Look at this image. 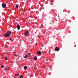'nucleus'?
<instances>
[{
  "label": "nucleus",
  "instance_id": "obj_16",
  "mask_svg": "<svg viewBox=\"0 0 78 78\" xmlns=\"http://www.w3.org/2000/svg\"><path fill=\"white\" fill-rule=\"evenodd\" d=\"M8 69H7V68H5V70H7Z\"/></svg>",
  "mask_w": 78,
  "mask_h": 78
},
{
  "label": "nucleus",
  "instance_id": "obj_23",
  "mask_svg": "<svg viewBox=\"0 0 78 78\" xmlns=\"http://www.w3.org/2000/svg\"><path fill=\"white\" fill-rule=\"evenodd\" d=\"M16 78V77H14V78Z\"/></svg>",
  "mask_w": 78,
  "mask_h": 78
},
{
  "label": "nucleus",
  "instance_id": "obj_20",
  "mask_svg": "<svg viewBox=\"0 0 78 78\" xmlns=\"http://www.w3.org/2000/svg\"><path fill=\"white\" fill-rule=\"evenodd\" d=\"M10 40H12V39L11 38H10Z\"/></svg>",
  "mask_w": 78,
  "mask_h": 78
},
{
  "label": "nucleus",
  "instance_id": "obj_1",
  "mask_svg": "<svg viewBox=\"0 0 78 78\" xmlns=\"http://www.w3.org/2000/svg\"><path fill=\"white\" fill-rule=\"evenodd\" d=\"M10 34H11V31H9V32H7L5 34H4V35L5 37H9V36L10 35Z\"/></svg>",
  "mask_w": 78,
  "mask_h": 78
},
{
  "label": "nucleus",
  "instance_id": "obj_14",
  "mask_svg": "<svg viewBox=\"0 0 78 78\" xmlns=\"http://www.w3.org/2000/svg\"><path fill=\"white\" fill-rule=\"evenodd\" d=\"M1 67L2 68H3V67H4L3 66V65L1 66Z\"/></svg>",
  "mask_w": 78,
  "mask_h": 78
},
{
  "label": "nucleus",
  "instance_id": "obj_9",
  "mask_svg": "<svg viewBox=\"0 0 78 78\" xmlns=\"http://www.w3.org/2000/svg\"><path fill=\"white\" fill-rule=\"evenodd\" d=\"M28 57V55H26L25 56V58H27V57Z\"/></svg>",
  "mask_w": 78,
  "mask_h": 78
},
{
  "label": "nucleus",
  "instance_id": "obj_5",
  "mask_svg": "<svg viewBox=\"0 0 78 78\" xmlns=\"http://www.w3.org/2000/svg\"><path fill=\"white\" fill-rule=\"evenodd\" d=\"M37 55H42V52H41V51H39L37 52Z\"/></svg>",
  "mask_w": 78,
  "mask_h": 78
},
{
  "label": "nucleus",
  "instance_id": "obj_13",
  "mask_svg": "<svg viewBox=\"0 0 78 78\" xmlns=\"http://www.w3.org/2000/svg\"><path fill=\"white\" fill-rule=\"evenodd\" d=\"M8 58L7 57H6L5 58V60H8Z\"/></svg>",
  "mask_w": 78,
  "mask_h": 78
},
{
  "label": "nucleus",
  "instance_id": "obj_17",
  "mask_svg": "<svg viewBox=\"0 0 78 78\" xmlns=\"http://www.w3.org/2000/svg\"><path fill=\"white\" fill-rule=\"evenodd\" d=\"M31 55V53H30L29 54V55Z\"/></svg>",
  "mask_w": 78,
  "mask_h": 78
},
{
  "label": "nucleus",
  "instance_id": "obj_6",
  "mask_svg": "<svg viewBox=\"0 0 78 78\" xmlns=\"http://www.w3.org/2000/svg\"><path fill=\"white\" fill-rule=\"evenodd\" d=\"M17 29H18V30H20V25H18L17 26Z\"/></svg>",
  "mask_w": 78,
  "mask_h": 78
},
{
  "label": "nucleus",
  "instance_id": "obj_4",
  "mask_svg": "<svg viewBox=\"0 0 78 78\" xmlns=\"http://www.w3.org/2000/svg\"><path fill=\"white\" fill-rule=\"evenodd\" d=\"M55 50H56L57 51H58L59 50V48L58 47H57L56 48Z\"/></svg>",
  "mask_w": 78,
  "mask_h": 78
},
{
  "label": "nucleus",
  "instance_id": "obj_22",
  "mask_svg": "<svg viewBox=\"0 0 78 78\" xmlns=\"http://www.w3.org/2000/svg\"><path fill=\"white\" fill-rule=\"evenodd\" d=\"M27 2L28 3H29V2L28 1Z\"/></svg>",
  "mask_w": 78,
  "mask_h": 78
},
{
  "label": "nucleus",
  "instance_id": "obj_11",
  "mask_svg": "<svg viewBox=\"0 0 78 78\" xmlns=\"http://www.w3.org/2000/svg\"><path fill=\"white\" fill-rule=\"evenodd\" d=\"M17 75H18V76H19V74H15V76H17Z\"/></svg>",
  "mask_w": 78,
  "mask_h": 78
},
{
  "label": "nucleus",
  "instance_id": "obj_12",
  "mask_svg": "<svg viewBox=\"0 0 78 78\" xmlns=\"http://www.w3.org/2000/svg\"><path fill=\"white\" fill-rule=\"evenodd\" d=\"M16 7L17 8H18L19 7V5H16Z\"/></svg>",
  "mask_w": 78,
  "mask_h": 78
},
{
  "label": "nucleus",
  "instance_id": "obj_10",
  "mask_svg": "<svg viewBox=\"0 0 78 78\" xmlns=\"http://www.w3.org/2000/svg\"><path fill=\"white\" fill-rule=\"evenodd\" d=\"M23 76H22V75H21L20 76V78H23Z\"/></svg>",
  "mask_w": 78,
  "mask_h": 78
},
{
  "label": "nucleus",
  "instance_id": "obj_3",
  "mask_svg": "<svg viewBox=\"0 0 78 78\" xmlns=\"http://www.w3.org/2000/svg\"><path fill=\"white\" fill-rule=\"evenodd\" d=\"M2 6L3 8H6V5L5 4L3 3L2 5Z\"/></svg>",
  "mask_w": 78,
  "mask_h": 78
},
{
  "label": "nucleus",
  "instance_id": "obj_21",
  "mask_svg": "<svg viewBox=\"0 0 78 78\" xmlns=\"http://www.w3.org/2000/svg\"><path fill=\"white\" fill-rule=\"evenodd\" d=\"M36 75H37V73H36Z\"/></svg>",
  "mask_w": 78,
  "mask_h": 78
},
{
  "label": "nucleus",
  "instance_id": "obj_25",
  "mask_svg": "<svg viewBox=\"0 0 78 78\" xmlns=\"http://www.w3.org/2000/svg\"><path fill=\"white\" fill-rule=\"evenodd\" d=\"M47 0V1H48V0Z\"/></svg>",
  "mask_w": 78,
  "mask_h": 78
},
{
  "label": "nucleus",
  "instance_id": "obj_26",
  "mask_svg": "<svg viewBox=\"0 0 78 78\" xmlns=\"http://www.w3.org/2000/svg\"><path fill=\"white\" fill-rule=\"evenodd\" d=\"M43 9H44V8H43Z\"/></svg>",
  "mask_w": 78,
  "mask_h": 78
},
{
  "label": "nucleus",
  "instance_id": "obj_19",
  "mask_svg": "<svg viewBox=\"0 0 78 78\" xmlns=\"http://www.w3.org/2000/svg\"><path fill=\"white\" fill-rule=\"evenodd\" d=\"M37 42L35 44V45H37Z\"/></svg>",
  "mask_w": 78,
  "mask_h": 78
},
{
  "label": "nucleus",
  "instance_id": "obj_18",
  "mask_svg": "<svg viewBox=\"0 0 78 78\" xmlns=\"http://www.w3.org/2000/svg\"><path fill=\"white\" fill-rule=\"evenodd\" d=\"M51 51V50H49V53H50V52Z\"/></svg>",
  "mask_w": 78,
  "mask_h": 78
},
{
  "label": "nucleus",
  "instance_id": "obj_27",
  "mask_svg": "<svg viewBox=\"0 0 78 78\" xmlns=\"http://www.w3.org/2000/svg\"><path fill=\"white\" fill-rule=\"evenodd\" d=\"M50 24H51V23H50Z\"/></svg>",
  "mask_w": 78,
  "mask_h": 78
},
{
  "label": "nucleus",
  "instance_id": "obj_8",
  "mask_svg": "<svg viewBox=\"0 0 78 78\" xmlns=\"http://www.w3.org/2000/svg\"><path fill=\"white\" fill-rule=\"evenodd\" d=\"M27 66H25L24 67V70H27Z\"/></svg>",
  "mask_w": 78,
  "mask_h": 78
},
{
  "label": "nucleus",
  "instance_id": "obj_24",
  "mask_svg": "<svg viewBox=\"0 0 78 78\" xmlns=\"http://www.w3.org/2000/svg\"><path fill=\"white\" fill-rule=\"evenodd\" d=\"M58 17H59V16H58Z\"/></svg>",
  "mask_w": 78,
  "mask_h": 78
},
{
  "label": "nucleus",
  "instance_id": "obj_2",
  "mask_svg": "<svg viewBox=\"0 0 78 78\" xmlns=\"http://www.w3.org/2000/svg\"><path fill=\"white\" fill-rule=\"evenodd\" d=\"M29 34H30V33L28 31H26L25 32V36L26 37H27L28 36Z\"/></svg>",
  "mask_w": 78,
  "mask_h": 78
},
{
  "label": "nucleus",
  "instance_id": "obj_7",
  "mask_svg": "<svg viewBox=\"0 0 78 78\" xmlns=\"http://www.w3.org/2000/svg\"><path fill=\"white\" fill-rule=\"evenodd\" d=\"M34 60H37V57H36V56L34 57Z\"/></svg>",
  "mask_w": 78,
  "mask_h": 78
},
{
  "label": "nucleus",
  "instance_id": "obj_15",
  "mask_svg": "<svg viewBox=\"0 0 78 78\" xmlns=\"http://www.w3.org/2000/svg\"><path fill=\"white\" fill-rule=\"evenodd\" d=\"M17 56V54H16V55H15V56Z\"/></svg>",
  "mask_w": 78,
  "mask_h": 78
}]
</instances>
